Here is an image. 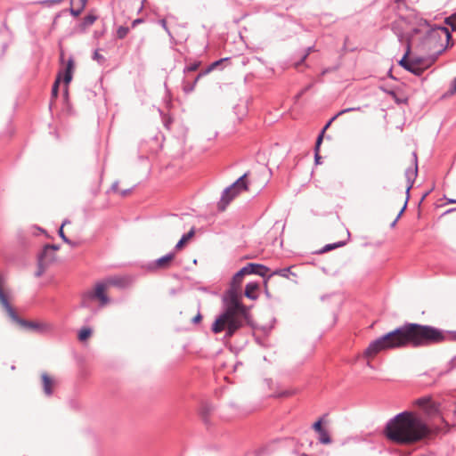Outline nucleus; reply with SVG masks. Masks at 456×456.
Instances as JSON below:
<instances>
[{"label": "nucleus", "instance_id": "11", "mask_svg": "<svg viewBox=\"0 0 456 456\" xmlns=\"http://www.w3.org/2000/svg\"><path fill=\"white\" fill-rule=\"evenodd\" d=\"M105 283L108 284V287H120L124 288L128 286L131 283V279L126 276H112L104 280Z\"/></svg>", "mask_w": 456, "mask_h": 456}, {"label": "nucleus", "instance_id": "33", "mask_svg": "<svg viewBox=\"0 0 456 456\" xmlns=\"http://www.w3.org/2000/svg\"><path fill=\"white\" fill-rule=\"evenodd\" d=\"M456 93V79L453 81L452 87L449 91L450 94H454Z\"/></svg>", "mask_w": 456, "mask_h": 456}, {"label": "nucleus", "instance_id": "40", "mask_svg": "<svg viewBox=\"0 0 456 456\" xmlns=\"http://www.w3.org/2000/svg\"><path fill=\"white\" fill-rule=\"evenodd\" d=\"M303 456H305V455H303Z\"/></svg>", "mask_w": 456, "mask_h": 456}, {"label": "nucleus", "instance_id": "36", "mask_svg": "<svg viewBox=\"0 0 456 456\" xmlns=\"http://www.w3.org/2000/svg\"><path fill=\"white\" fill-rule=\"evenodd\" d=\"M161 25L163 26V28L167 30V21L165 19L161 20Z\"/></svg>", "mask_w": 456, "mask_h": 456}, {"label": "nucleus", "instance_id": "20", "mask_svg": "<svg viewBox=\"0 0 456 456\" xmlns=\"http://www.w3.org/2000/svg\"><path fill=\"white\" fill-rule=\"evenodd\" d=\"M431 398L430 397H422V398H419L415 401L414 404L419 406V408L425 410L430 403L431 402Z\"/></svg>", "mask_w": 456, "mask_h": 456}, {"label": "nucleus", "instance_id": "1", "mask_svg": "<svg viewBox=\"0 0 456 456\" xmlns=\"http://www.w3.org/2000/svg\"><path fill=\"white\" fill-rule=\"evenodd\" d=\"M446 337L444 330L434 326L406 323L370 342L362 356L367 359V364L370 365V360L382 351L408 346H428L444 342Z\"/></svg>", "mask_w": 456, "mask_h": 456}, {"label": "nucleus", "instance_id": "35", "mask_svg": "<svg viewBox=\"0 0 456 456\" xmlns=\"http://www.w3.org/2000/svg\"><path fill=\"white\" fill-rule=\"evenodd\" d=\"M142 22L141 19L134 20L132 23V26L134 27L136 24H139Z\"/></svg>", "mask_w": 456, "mask_h": 456}, {"label": "nucleus", "instance_id": "16", "mask_svg": "<svg viewBox=\"0 0 456 456\" xmlns=\"http://www.w3.org/2000/svg\"><path fill=\"white\" fill-rule=\"evenodd\" d=\"M41 378L45 394L47 395H52L54 385L53 379L47 373H43Z\"/></svg>", "mask_w": 456, "mask_h": 456}, {"label": "nucleus", "instance_id": "37", "mask_svg": "<svg viewBox=\"0 0 456 456\" xmlns=\"http://www.w3.org/2000/svg\"><path fill=\"white\" fill-rule=\"evenodd\" d=\"M61 0H52L50 1L51 4H58L60 3Z\"/></svg>", "mask_w": 456, "mask_h": 456}, {"label": "nucleus", "instance_id": "30", "mask_svg": "<svg viewBox=\"0 0 456 456\" xmlns=\"http://www.w3.org/2000/svg\"><path fill=\"white\" fill-rule=\"evenodd\" d=\"M313 428H314V429L317 433H319V432L322 431V430H323V428H322V420H318V421H316V422L314 424Z\"/></svg>", "mask_w": 456, "mask_h": 456}, {"label": "nucleus", "instance_id": "4", "mask_svg": "<svg viewBox=\"0 0 456 456\" xmlns=\"http://www.w3.org/2000/svg\"><path fill=\"white\" fill-rule=\"evenodd\" d=\"M384 434L395 444H412L428 437L430 428L414 412L403 411L387 422Z\"/></svg>", "mask_w": 456, "mask_h": 456}, {"label": "nucleus", "instance_id": "18", "mask_svg": "<svg viewBox=\"0 0 456 456\" xmlns=\"http://www.w3.org/2000/svg\"><path fill=\"white\" fill-rule=\"evenodd\" d=\"M424 411L430 417L436 416L439 412L438 405L435 402L431 401L429 405L424 410Z\"/></svg>", "mask_w": 456, "mask_h": 456}, {"label": "nucleus", "instance_id": "15", "mask_svg": "<svg viewBox=\"0 0 456 456\" xmlns=\"http://www.w3.org/2000/svg\"><path fill=\"white\" fill-rule=\"evenodd\" d=\"M175 258V254H168L159 258L155 263V267L159 269H167L171 265Z\"/></svg>", "mask_w": 456, "mask_h": 456}, {"label": "nucleus", "instance_id": "12", "mask_svg": "<svg viewBox=\"0 0 456 456\" xmlns=\"http://www.w3.org/2000/svg\"><path fill=\"white\" fill-rule=\"evenodd\" d=\"M244 271H246L247 274L256 273L260 276H265L269 269L260 264L249 263L246 266L243 267Z\"/></svg>", "mask_w": 456, "mask_h": 456}, {"label": "nucleus", "instance_id": "23", "mask_svg": "<svg viewBox=\"0 0 456 456\" xmlns=\"http://www.w3.org/2000/svg\"><path fill=\"white\" fill-rule=\"evenodd\" d=\"M318 434H319V439H320L321 443L325 444L330 443V435L325 429L319 432Z\"/></svg>", "mask_w": 456, "mask_h": 456}, {"label": "nucleus", "instance_id": "6", "mask_svg": "<svg viewBox=\"0 0 456 456\" xmlns=\"http://www.w3.org/2000/svg\"><path fill=\"white\" fill-rule=\"evenodd\" d=\"M108 289V284H106L104 281H99L95 283L91 290L84 294L83 300L85 301L86 298H95L99 301L101 306H104L110 303V298L106 294Z\"/></svg>", "mask_w": 456, "mask_h": 456}, {"label": "nucleus", "instance_id": "3", "mask_svg": "<svg viewBox=\"0 0 456 456\" xmlns=\"http://www.w3.org/2000/svg\"><path fill=\"white\" fill-rule=\"evenodd\" d=\"M443 36L450 37L446 28H431L427 23L420 24L406 37V53L399 64L415 75H421L431 62L423 57L413 56L408 59L411 49H417L419 53H428L435 48L436 43Z\"/></svg>", "mask_w": 456, "mask_h": 456}, {"label": "nucleus", "instance_id": "9", "mask_svg": "<svg viewBox=\"0 0 456 456\" xmlns=\"http://www.w3.org/2000/svg\"><path fill=\"white\" fill-rule=\"evenodd\" d=\"M360 110H361L360 107L349 108V109L342 110L341 111H339L337 114V116L333 117L332 119L324 126V128L322 129L321 134L318 136L317 141H316V144H315V156H314V158H315L316 164H320L321 156L319 154V151H320V146H321L322 139H323V134L326 131V129L329 127V126L330 125L331 121L334 120L339 115H342V114L349 112V111Z\"/></svg>", "mask_w": 456, "mask_h": 456}, {"label": "nucleus", "instance_id": "27", "mask_svg": "<svg viewBox=\"0 0 456 456\" xmlns=\"http://www.w3.org/2000/svg\"><path fill=\"white\" fill-rule=\"evenodd\" d=\"M446 22L452 27V30H456V14L447 18Z\"/></svg>", "mask_w": 456, "mask_h": 456}, {"label": "nucleus", "instance_id": "25", "mask_svg": "<svg viewBox=\"0 0 456 456\" xmlns=\"http://www.w3.org/2000/svg\"><path fill=\"white\" fill-rule=\"evenodd\" d=\"M129 32V28L127 27H124V26H120L118 29H117V37L119 39H123L124 37H126V35L128 34Z\"/></svg>", "mask_w": 456, "mask_h": 456}, {"label": "nucleus", "instance_id": "5", "mask_svg": "<svg viewBox=\"0 0 456 456\" xmlns=\"http://www.w3.org/2000/svg\"><path fill=\"white\" fill-rule=\"evenodd\" d=\"M247 176L248 174H244L235 183H233L229 188H227L224 191L222 199L218 204L219 208L221 210H224L226 206L241 191H247L248 190V183L245 181Z\"/></svg>", "mask_w": 456, "mask_h": 456}, {"label": "nucleus", "instance_id": "22", "mask_svg": "<svg viewBox=\"0 0 456 456\" xmlns=\"http://www.w3.org/2000/svg\"><path fill=\"white\" fill-rule=\"evenodd\" d=\"M68 224H70V222H69V221H68V220H65V221L62 223V224H61V226L60 227V230H59V235H60V237L63 240V241H64V242H66V243H68V244H69V245H74V244H73V243H72V242H71V241H70V240L66 237V235H65V233H64V232H63V227H64L65 225H67Z\"/></svg>", "mask_w": 456, "mask_h": 456}, {"label": "nucleus", "instance_id": "13", "mask_svg": "<svg viewBox=\"0 0 456 456\" xmlns=\"http://www.w3.org/2000/svg\"><path fill=\"white\" fill-rule=\"evenodd\" d=\"M260 286L258 282H249L246 285L244 295L251 300H256L259 297Z\"/></svg>", "mask_w": 456, "mask_h": 456}, {"label": "nucleus", "instance_id": "39", "mask_svg": "<svg viewBox=\"0 0 456 456\" xmlns=\"http://www.w3.org/2000/svg\"><path fill=\"white\" fill-rule=\"evenodd\" d=\"M63 58V53H61V59L62 60Z\"/></svg>", "mask_w": 456, "mask_h": 456}, {"label": "nucleus", "instance_id": "7", "mask_svg": "<svg viewBox=\"0 0 456 456\" xmlns=\"http://www.w3.org/2000/svg\"><path fill=\"white\" fill-rule=\"evenodd\" d=\"M74 61L72 58H69V61H67V64H66V68H65V70L64 71H60L57 77H56V80L53 86V89H52V95L53 97L56 98L57 95H58V88H59V84L61 82V77H63V81L66 85H69V82L71 81L72 79V73H73V70H74Z\"/></svg>", "mask_w": 456, "mask_h": 456}, {"label": "nucleus", "instance_id": "8", "mask_svg": "<svg viewBox=\"0 0 456 456\" xmlns=\"http://www.w3.org/2000/svg\"><path fill=\"white\" fill-rule=\"evenodd\" d=\"M416 174H417V167H415L414 169H411V170H408L406 172L407 183L405 185V188H406L405 198H404L403 204V207H402L399 214L397 215L395 221L392 223V226L395 225L396 222L398 221V219L401 217V216L406 209L407 202H408V199H409V191H410L411 188L412 187L413 179L416 176Z\"/></svg>", "mask_w": 456, "mask_h": 456}, {"label": "nucleus", "instance_id": "10", "mask_svg": "<svg viewBox=\"0 0 456 456\" xmlns=\"http://www.w3.org/2000/svg\"><path fill=\"white\" fill-rule=\"evenodd\" d=\"M59 249V246L56 245H47L45 247L44 252L40 256L39 265L40 266H44L53 262L55 258L54 252Z\"/></svg>", "mask_w": 456, "mask_h": 456}, {"label": "nucleus", "instance_id": "17", "mask_svg": "<svg viewBox=\"0 0 456 456\" xmlns=\"http://www.w3.org/2000/svg\"><path fill=\"white\" fill-rule=\"evenodd\" d=\"M194 236V229L192 228L188 233L184 234L175 246L177 250H181L184 245Z\"/></svg>", "mask_w": 456, "mask_h": 456}, {"label": "nucleus", "instance_id": "32", "mask_svg": "<svg viewBox=\"0 0 456 456\" xmlns=\"http://www.w3.org/2000/svg\"><path fill=\"white\" fill-rule=\"evenodd\" d=\"M200 63H193L186 68L188 71H195L198 69Z\"/></svg>", "mask_w": 456, "mask_h": 456}, {"label": "nucleus", "instance_id": "14", "mask_svg": "<svg viewBox=\"0 0 456 456\" xmlns=\"http://www.w3.org/2000/svg\"><path fill=\"white\" fill-rule=\"evenodd\" d=\"M87 4V0H70V13L77 17L84 11Z\"/></svg>", "mask_w": 456, "mask_h": 456}, {"label": "nucleus", "instance_id": "2", "mask_svg": "<svg viewBox=\"0 0 456 456\" xmlns=\"http://www.w3.org/2000/svg\"><path fill=\"white\" fill-rule=\"evenodd\" d=\"M248 275L244 268L237 272L230 284L229 289L224 296V312L217 316L211 326L215 334L226 332V337L231 338L240 330L244 322L249 321V309L241 302V284L244 277Z\"/></svg>", "mask_w": 456, "mask_h": 456}, {"label": "nucleus", "instance_id": "19", "mask_svg": "<svg viewBox=\"0 0 456 456\" xmlns=\"http://www.w3.org/2000/svg\"><path fill=\"white\" fill-rule=\"evenodd\" d=\"M212 411H213V407L210 404L204 403V404L201 405L200 414H201L202 418L205 420H207V419L211 414Z\"/></svg>", "mask_w": 456, "mask_h": 456}, {"label": "nucleus", "instance_id": "31", "mask_svg": "<svg viewBox=\"0 0 456 456\" xmlns=\"http://www.w3.org/2000/svg\"><path fill=\"white\" fill-rule=\"evenodd\" d=\"M94 59L98 61H101L103 60V56L99 53V51H95L94 53Z\"/></svg>", "mask_w": 456, "mask_h": 456}, {"label": "nucleus", "instance_id": "34", "mask_svg": "<svg viewBox=\"0 0 456 456\" xmlns=\"http://www.w3.org/2000/svg\"><path fill=\"white\" fill-rule=\"evenodd\" d=\"M202 319V316L201 314L199 313L194 318H193V322L195 323H199Z\"/></svg>", "mask_w": 456, "mask_h": 456}, {"label": "nucleus", "instance_id": "29", "mask_svg": "<svg viewBox=\"0 0 456 456\" xmlns=\"http://www.w3.org/2000/svg\"><path fill=\"white\" fill-rule=\"evenodd\" d=\"M345 245V242H339V243H337V244H328L325 246L324 248V251H329V250H331L335 248H338V247H341Z\"/></svg>", "mask_w": 456, "mask_h": 456}, {"label": "nucleus", "instance_id": "24", "mask_svg": "<svg viewBox=\"0 0 456 456\" xmlns=\"http://www.w3.org/2000/svg\"><path fill=\"white\" fill-rule=\"evenodd\" d=\"M97 17L94 14H88L86 15L85 18H84V20H83V26L84 27H88V26H91L92 24L94 23V21L96 20Z\"/></svg>", "mask_w": 456, "mask_h": 456}, {"label": "nucleus", "instance_id": "21", "mask_svg": "<svg viewBox=\"0 0 456 456\" xmlns=\"http://www.w3.org/2000/svg\"><path fill=\"white\" fill-rule=\"evenodd\" d=\"M92 335V330L89 328H83L78 333V339L80 341H86Z\"/></svg>", "mask_w": 456, "mask_h": 456}, {"label": "nucleus", "instance_id": "38", "mask_svg": "<svg viewBox=\"0 0 456 456\" xmlns=\"http://www.w3.org/2000/svg\"><path fill=\"white\" fill-rule=\"evenodd\" d=\"M449 202H451V203H456V199H450V200H449Z\"/></svg>", "mask_w": 456, "mask_h": 456}, {"label": "nucleus", "instance_id": "26", "mask_svg": "<svg viewBox=\"0 0 456 456\" xmlns=\"http://www.w3.org/2000/svg\"><path fill=\"white\" fill-rule=\"evenodd\" d=\"M112 189H113V191H114L115 192H117V193H118V194H120V195H123V196H126V195L128 193V191H129V190H125V191L121 190V189L119 188V186H118V183H115L112 185Z\"/></svg>", "mask_w": 456, "mask_h": 456}, {"label": "nucleus", "instance_id": "28", "mask_svg": "<svg viewBox=\"0 0 456 456\" xmlns=\"http://www.w3.org/2000/svg\"><path fill=\"white\" fill-rule=\"evenodd\" d=\"M219 64V61H216L214 62L204 73H200L197 77L195 78V81L194 83H196L204 74H207L208 73L209 71H211L216 66H217Z\"/></svg>", "mask_w": 456, "mask_h": 456}]
</instances>
